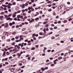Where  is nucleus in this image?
<instances>
[{
    "mask_svg": "<svg viewBox=\"0 0 73 73\" xmlns=\"http://www.w3.org/2000/svg\"><path fill=\"white\" fill-rule=\"evenodd\" d=\"M31 9H32V8H31V7H29V8H28V9L29 10H31Z\"/></svg>",
    "mask_w": 73,
    "mask_h": 73,
    "instance_id": "obj_26",
    "label": "nucleus"
},
{
    "mask_svg": "<svg viewBox=\"0 0 73 73\" xmlns=\"http://www.w3.org/2000/svg\"><path fill=\"white\" fill-rule=\"evenodd\" d=\"M10 20V21H12V19L10 18V17H8L6 19V20Z\"/></svg>",
    "mask_w": 73,
    "mask_h": 73,
    "instance_id": "obj_1",
    "label": "nucleus"
},
{
    "mask_svg": "<svg viewBox=\"0 0 73 73\" xmlns=\"http://www.w3.org/2000/svg\"><path fill=\"white\" fill-rule=\"evenodd\" d=\"M3 18H4V16H1L0 17V19H1V20H3Z\"/></svg>",
    "mask_w": 73,
    "mask_h": 73,
    "instance_id": "obj_9",
    "label": "nucleus"
},
{
    "mask_svg": "<svg viewBox=\"0 0 73 73\" xmlns=\"http://www.w3.org/2000/svg\"><path fill=\"white\" fill-rule=\"evenodd\" d=\"M19 8L18 7H16L15 9L16 11H17V10H19Z\"/></svg>",
    "mask_w": 73,
    "mask_h": 73,
    "instance_id": "obj_21",
    "label": "nucleus"
},
{
    "mask_svg": "<svg viewBox=\"0 0 73 73\" xmlns=\"http://www.w3.org/2000/svg\"><path fill=\"white\" fill-rule=\"evenodd\" d=\"M5 17H6V18H8V16L6 15H5Z\"/></svg>",
    "mask_w": 73,
    "mask_h": 73,
    "instance_id": "obj_39",
    "label": "nucleus"
},
{
    "mask_svg": "<svg viewBox=\"0 0 73 73\" xmlns=\"http://www.w3.org/2000/svg\"><path fill=\"white\" fill-rule=\"evenodd\" d=\"M57 27H54V29H57Z\"/></svg>",
    "mask_w": 73,
    "mask_h": 73,
    "instance_id": "obj_59",
    "label": "nucleus"
},
{
    "mask_svg": "<svg viewBox=\"0 0 73 73\" xmlns=\"http://www.w3.org/2000/svg\"><path fill=\"white\" fill-rule=\"evenodd\" d=\"M24 43H23L21 45V47H22L23 46H24Z\"/></svg>",
    "mask_w": 73,
    "mask_h": 73,
    "instance_id": "obj_19",
    "label": "nucleus"
},
{
    "mask_svg": "<svg viewBox=\"0 0 73 73\" xmlns=\"http://www.w3.org/2000/svg\"><path fill=\"white\" fill-rule=\"evenodd\" d=\"M5 53H6V52H5V51L3 52V56H5Z\"/></svg>",
    "mask_w": 73,
    "mask_h": 73,
    "instance_id": "obj_10",
    "label": "nucleus"
},
{
    "mask_svg": "<svg viewBox=\"0 0 73 73\" xmlns=\"http://www.w3.org/2000/svg\"><path fill=\"white\" fill-rule=\"evenodd\" d=\"M17 56H18V57H20L21 56V54L19 53H17Z\"/></svg>",
    "mask_w": 73,
    "mask_h": 73,
    "instance_id": "obj_6",
    "label": "nucleus"
},
{
    "mask_svg": "<svg viewBox=\"0 0 73 73\" xmlns=\"http://www.w3.org/2000/svg\"><path fill=\"white\" fill-rule=\"evenodd\" d=\"M38 45H36L35 46V47H36V48H38Z\"/></svg>",
    "mask_w": 73,
    "mask_h": 73,
    "instance_id": "obj_62",
    "label": "nucleus"
},
{
    "mask_svg": "<svg viewBox=\"0 0 73 73\" xmlns=\"http://www.w3.org/2000/svg\"><path fill=\"white\" fill-rule=\"evenodd\" d=\"M22 62L23 64H25L26 62V60H22Z\"/></svg>",
    "mask_w": 73,
    "mask_h": 73,
    "instance_id": "obj_5",
    "label": "nucleus"
},
{
    "mask_svg": "<svg viewBox=\"0 0 73 73\" xmlns=\"http://www.w3.org/2000/svg\"><path fill=\"white\" fill-rule=\"evenodd\" d=\"M31 13V10H30L29 11H28L29 13Z\"/></svg>",
    "mask_w": 73,
    "mask_h": 73,
    "instance_id": "obj_58",
    "label": "nucleus"
},
{
    "mask_svg": "<svg viewBox=\"0 0 73 73\" xmlns=\"http://www.w3.org/2000/svg\"><path fill=\"white\" fill-rule=\"evenodd\" d=\"M25 28H24L22 29V31H25Z\"/></svg>",
    "mask_w": 73,
    "mask_h": 73,
    "instance_id": "obj_50",
    "label": "nucleus"
},
{
    "mask_svg": "<svg viewBox=\"0 0 73 73\" xmlns=\"http://www.w3.org/2000/svg\"><path fill=\"white\" fill-rule=\"evenodd\" d=\"M6 54H7V55H8V54H9V53L8 52H7Z\"/></svg>",
    "mask_w": 73,
    "mask_h": 73,
    "instance_id": "obj_42",
    "label": "nucleus"
},
{
    "mask_svg": "<svg viewBox=\"0 0 73 73\" xmlns=\"http://www.w3.org/2000/svg\"><path fill=\"white\" fill-rule=\"evenodd\" d=\"M15 34H16V32H14L12 33V35H15Z\"/></svg>",
    "mask_w": 73,
    "mask_h": 73,
    "instance_id": "obj_38",
    "label": "nucleus"
},
{
    "mask_svg": "<svg viewBox=\"0 0 73 73\" xmlns=\"http://www.w3.org/2000/svg\"><path fill=\"white\" fill-rule=\"evenodd\" d=\"M24 5H25V6H28V4L27 3H25Z\"/></svg>",
    "mask_w": 73,
    "mask_h": 73,
    "instance_id": "obj_24",
    "label": "nucleus"
},
{
    "mask_svg": "<svg viewBox=\"0 0 73 73\" xmlns=\"http://www.w3.org/2000/svg\"><path fill=\"white\" fill-rule=\"evenodd\" d=\"M48 11L49 12H50V11H52V9H50L48 10Z\"/></svg>",
    "mask_w": 73,
    "mask_h": 73,
    "instance_id": "obj_55",
    "label": "nucleus"
},
{
    "mask_svg": "<svg viewBox=\"0 0 73 73\" xmlns=\"http://www.w3.org/2000/svg\"><path fill=\"white\" fill-rule=\"evenodd\" d=\"M62 57H60L58 58L59 60H61V59H62Z\"/></svg>",
    "mask_w": 73,
    "mask_h": 73,
    "instance_id": "obj_22",
    "label": "nucleus"
},
{
    "mask_svg": "<svg viewBox=\"0 0 73 73\" xmlns=\"http://www.w3.org/2000/svg\"><path fill=\"white\" fill-rule=\"evenodd\" d=\"M14 20L15 21H17V18L15 17V18L14 19Z\"/></svg>",
    "mask_w": 73,
    "mask_h": 73,
    "instance_id": "obj_41",
    "label": "nucleus"
},
{
    "mask_svg": "<svg viewBox=\"0 0 73 73\" xmlns=\"http://www.w3.org/2000/svg\"><path fill=\"white\" fill-rule=\"evenodd\" d=\"M47 23H48V22L47 21H46V22H43V24H47Z\"/></svg>",
    "mask_w": 73,
    "mask_h": 73,
    "instance_id": "obj_12",
    "label": "nucleus"
},
{
    "mask_svg": "<svg viewBox=\"0 0 73 73\" xmlns=\"http://www.w3.org/2000/svg\"><path fill=\"white\" fill-rule=\"evenodd\" d=\"M61 43H64V41L62 40L61 41Z\"/></svg>",
    "mask_w": 73,
    "mask_h": 73,
    "instance_id": "obj_52",
    "label": "nucleus"
},
{
    "mask_svg": "<svg viewBox=\"0 0 73 73\" xmlns=\"http://www.w3.org/2000/svg\"><path fill=\"white\" fill-rule=\"evenodd\" d=\"M47 52H51V50H48V51H47Z\"/></svg>",
    "mask_w": 73,
    "mask_h": 73,
    "instance_id": "obj_56",
    "label": "nucleus"
},
{
    "mask_svg": "<svg viewBox=\"0 0 73 73\" xmlns=\"http://www.w3.org/2000/svg\"><path fill=\"white\" fill-rule=\"evenodd\" d=\"M3 9L4 11H6V10H7V8H3Z\"/></svg>",
    "mask_w": 73,
    "mask_h": 73,
    "instance_id": "obj_36",
    "label": "nucleus"
},
{
    "mask_svg": "<svg viewBox=\"0 0 73 73\" xmlns=\"http://www.w3.org/2000/svg\"><path fill=\"white\" fill-rule=\"evenodd\" d=\"M20 18L21 19H23V16H21L20 17Z\"/></svg>",
    "mask_w": 73,
    "mask_h": 73,
    "instance_id": "obj_40",
    "label": "nucleus"
},
{
    "mask_svg": "<svg viewBox=\"0 0 73 73\" xmlns=\"http://www.w3.org/2000/svg\"><path fill=\"white\" fill-rule=\"evenodd\" d=\"M8 5H9V6H11V5H12V4L9 3H8Z\"/></svg>",
    "mask_w": 73,
    "mask_h": 73,
    "instance_id": "obj_28",
    "label": "nucleus"
},
{
    "mask_svg": "<svg viewBox=\"0 0 73 73\" xmlns=\"http://www.w3.org/2000/svg\"><path fill=\"white\" fill-rule=\"evenodd\" d=\"M9 49L8 50H10V49H13V47H11L10 48H8Z\"/></svg>",
    "mask_w": 73,
    "mask_h": 73,
    "instance_id": "obj_11",
    "label": "nucleus"
},
{
    "mask_svg": "<svg viewBox=\"0 0 73 73\" xmlns=\"http://www.w3.org/2000/svg\"><path fill=\"white\" fill-rule=\"evenodd\" d=\"M31 2H32V3H34V0H31Z\"/></svg>",
    "mask_w": 73,
    "mask_h": 73,
    "instance_id": "obj_46",
    "label": "nucleus"
},
{
    "mask_svg": "<svg viewBox=\"0 0 73 73\" xmlns=\"http://www.w3.org/2000/svg\"><path fill=\"white\" fill-rule=\"evenodd\" d=\"M22 8L23 9L25 8V5L24 4H23L22 6Z\"/></svg>",
    "mask_w": 73,
    "mask_h": 73,
    "instance_id": "obj_4",
    "label": "nucleus"
},
{
    "mask_svg": "<svg viewBox=\"0 0 73 73\" xmlns=\"http://www.w3.org/2000/svg\"><path fill=\"white\" fill-rule=\"evenodd\" d=\"M25 9H23V10L22 11V12H25Z\"/></svg>",
    "mask_w": 73,
    "mask_h": 73,
    "instance_id": "obj_48",
    "label": "nucleus"
},
{
    "mask_svg": "<svg viewBox=\"0 0 73 73\" xmlns=\"http://www.w3.org/2000/svg\"><path fill=\"white\" fill-rule=\"evenodd\" d=\"M20 12H21V11L20 10H19L17 12V13H20Z\"/></svg>",
    "mask_w": 73,
    "mask_h": 73,
    "instance_id": "obj_53",
    "label": "nucleus"
},
{
    "mask_svg": "<svg viewBox=\"0 0 73 73\" xmlns=\"http://www.w3.org/2000/svg\"><path fill=\"white\" fill-rule=\"evenodd\" d=\"M7 60H8V58H6L5 59V61H7Z\"/></svg>",
    "mask_w": 73,
    "mask_h": 73,
    "instance_id": "obj_43",
    "label": "nucleus"
},
{
    "mask_svg": "<svg viewBox=\"0 0 73 73\" xmlns=\"http://www.w3.org/2000/svg\"><path fill=\"white\" fill-rule=\"evenodd\" d=\"M11 16H12V14H10L8 15V17H11Z\"/></svg>",
    "mask_w": 73,
    "mask_h": 73,
    "instance_id": "obj_29",
    "label": "nucleus"
},
{
    "mask_svg": "<svg viewBox=\"0 0 73 73\" xmlns=\"http://www.w3.org/2000/svg\"><path fill=\"white\" fill-rule=\"evenodd\" d=\"M25 24H28V23L27 22H25Z\"/></svg>",
    "mask_w": 73,
    "mask_h": 73,
    "instance_id": "obj_57",
    "label": "nucleus"
},
{
    "mask_svg": "<svg viewBox=\"0 0 73 73\" xmlns=\"http://www.w3.org/2000/svg\"><path fill=\"white\" fill-rule=\"evenodd\" d=\"M20 16L21 15H19L17 16V17L19 19V18H20Z\"/></svg>",
    "mask_w": 73,
    "mask_h": 73,
    "instance_id": "obj_15",
    "label": "nucleus"
},
{
    "mask_svg": "<svg viewBox=\"0 0 73 73\" xmlns=\"http://www.w3.org/2000/svg\"><path fill=\"white\" fill-rule=\"evenodd\" d=\"M51 3V1H48V2H47V3L48 4H49V3Z\"/></svg>",
    "mask_w": 73,
    "mask_h": 73,
    "instance_id": "obj_45",
    "label": "nucleus"
},
{
    "mask_svg": "<svg viewBox=\"0 0 73 73\" xmlns=\"http://www.w3.org/2000/svg\"><path fill=\"white\" fill-rule=\"evenodd\" d=\"M39 19V18H37L36 19V20H38Z\"/></svg>",
    "mask_w": 73,
    "mask_h": 73,
    "instance_id": "obj_63",
    "label": "nucleus"
},
{
    "mask_svg": "<svg viewBox=\"0 0 73 73\" xmlns=\"http://www.w3.org/2000/svg\"><path fill=\"white\" fill-rule=\"evenodd\" d=\"M17 48L18 49H20V47L18 46L17 47Z\"/></svg>",
    "mask_w": 73,
    "mask_h": 73,
    "instance_id": "obj_54",
    "label": "nucleus"
},
{
    "mask_svg": "<svg viewBox=\"0 0 73 73\" xmlns=\"http://www.w3.org/2000/svg\"><path fill=\"white\" fill-rule=\"evenodd\" d=\"M24 40V38H20V39L19 40L20 41H21V40Z\"/></svg>",
    "mask_w": 73,
    "mask_h": 73,
    "instance_id": "obj_14",
    "label": "nucleus"
},
{
    "mask_svg": "<svg viewBox=\"0 0 73 73\" xmlns=\"http://www.w3.org/2000/svg\"><path fill=\"white\" fill-rule=\"evenodd\" d=\"M58 9H61V7L60 6H59L58 7Z\"/></svg>",
    "mask_w": 73,
    "mask_h": 73,
    "instance_id": "obj_20",
    "label": "nucleus"
},
{
    "mask_svg": "<svg viewBox=\"0 0 73 73\" xmlns=\"http://www.w3.org/2000/svg\"><path fill=\"white\" fill-rule=\"evenodd\" d=\"M12 45H15V43L13 42L11 44Z\"/></svg>",
    "mask_w": 73,
    "mask_h": 73,
    "instance_id": "obj_37",
    "label": "nucleus"
},
{
    "mask_svg": "<svg viewBox=\"0 0 73 73\" xmlns=\"http://www.w3.org/2000/svg\"><path fill=\"white\" fill-rule=\"evenodd\" d=\"M25 42H28V40L27 39H26L25 40Z\"/></svg>",
    "mask_w": 73,
    "mask_h": 73,
    "instance_id": "obj_51",
    "label": "nucleus"
},
{
    "mask_svg": "<svg viewBox=\"0 0 73 73\" xmlns=\"http://www.w3.org/2000/svg\"><path fill=\"white\" fill-rule=\"evenodd\" d=\"M16 16V14H14L13 15V18H15V17Z\"/></svg>",
    "mask_w": 73,
    "mask_h": 73,
    "instance_id": "obj_8",
    "label": "nucleus"
},
{
    "mask_svg": "<svg viewBox=\"0 0 73 73\" xmlns=\"http://www.w3.org/2000/svg\"><path fill=\"white\" fill-rule=\"evenodd\" d=\"M35 35H36V34H34L32 35L34 37H35Z\"/></svg>",
    "mask_w": 73,
    "mask_h": 73,
    "instance_id": "obj_44",
    "label": "nucleus"
},
{
    "mask_svg": "<svg viewBox=\"0 0 73 73\" xmlns=\"http://www.w3.org/2000/svg\"><path fill=\"white\" fill-rule=\"evenodd\" d=\"M16 27L17 28H19V25H17L16 26Z\"/></svg>",
    "mask_w": 73,
    "mask_h": 73,
    "instance_id": "obj_31",
    "label": "nucleus"
},
{
    "mask_svg": "<svg viewBox=\"0 0 73 73\" xmlns=\"http://www.w3.org/2000/svg\"><path fill=\"white\" fill-rule=\"evenodd\" d=\"M35 11V9H33V8H31V11Z\"/></svg>",
    "mask_w": 73,
    "mask_h": 73,
    "instance_id": "obj_27",
    "label": "nucleus"
},
{
    "mask_svg": "<svg viewBox=\"0 0 73 73\" xmlns=\"http://www.w3.org/2000/svg\"><path fill=\"white\" fill-rule=\"evenodd\" d=\"M8 27V23H7L5 25V27Z\"/></svg>",
    "mask_w": 73,
    "mask_h": 73,
    "instance_id": "obj_7",
    "label": "nucleus"
},
{
    "mask_svg": "<svg viewBox=\"0 0 73 73\" xmlns=\"http://www.w3.org/2000/svg\"><path fill=\"white\" fill-rule=\"evenodd\" d=\"M9 25H10V26H12V25H13V24L12 23H11L9 24Z\"/></svg>",
    "mask_w": 73,
    "mask_h": 73,
    "instance_id": "obj_16",
    "label": "nucleus"
},
{
    "mask_svg": "<svg viewBox=\"0 0 73 73\" xmlns=\"http://www.w3.org/2000/svg\"><path fill=\"white\" fill-rule=\"evenodd\" d=\"M51 39H52V40H53V39H55V37H54V36H52V38H51Z\"/></svg>",
    "mask_w": 73,
    "mask_h": 73,
    "instance_id": "obj_25",
    "label": "nucleus"
},
{
    "mask_svg": "<svg viewBox=\"0 0 73 73\" xmlns=\"http://www.w3.org/2000/svg\"><path fill=\"white\" fill-rule=\"evenodd\" d=\"M25 67V66H22L21 67V68H24V67Z\"/></svg>",
    "mask_w": 73,
    "mask_h": 73,
    "instance_id": "obj_60",
    "label": "nucleus"
},
{
    "mask_svg": "<svg viewBox=\"0 0 73 73\" xmlns=\"http://www.w3.org/2000/svg\"><path fill=\"white\" fill-rule=\"evenodd\" d=\"M19 36H17L15 37L16 39H19Z\"/></svg>",
    "mask_w": 73,
    "mask_h": 73,
    "instance_id": "obj_23",
    "label": "nucleus"
},
{
    "mask_svg": "<svg viewBox=\"0 0 73 73\" xmlns=\"http://www.w3.org/2000/svg\"><path fill=\"white\" fill-rule=\"evenodd\" d=\"M49 25L48 24L46 25V27H48V26Z\"/></svg>",
    "mask_w": 73,
    "mask_h": 73,
    "instance_id": "obj_49",
    "label": "nucleus"
},
{
    "mask_svg": "<svg viewBox=\"0 0 73 73\" xmlns=\"http://www.w3.org/2000/svg\"><path fill=\"white\" fill-rule=\"evenodd\" d=\"M41 70H42V71H44V70H45V68H41Z\"/></svg>",
    "mask_w": 73,
    "mask_h": 73,
    "instance_id": "obj_13",
    "label": "nucleus"
},
{
    "mask_svg": "<svg viewBox=\"0 0 73 73\" xmlns=\"http://www.w3.org/2000/svg\"><path fill=\"white\" fill-rule=\"evenodd\" d=\"M15 38H13L11 39V40H12V41H14V40H15Z\"/></svg>",
    "mask_w": 73,
    "mask_h": 73,
    "instance_id": "obj_33",
    "label": "nucleus"
},
{
    "mask_svg": "<svg viewBox=\"0 0 73 73\" xmlns=\"http://www.w3.org/2000/svg\"><path fill=\"white\" fill-rule=\"evenodd\" d=\"M50 60H53V57H51V58H50Z\"/></svg>",
    "mask_w": 73,
    "mask_h": 73,
    "instance_id": "obj_61",
    "label": "nucleus"
},
{
    "mask_svg": "<svg viewBox=\"0 0 73 73\" xmlns=\"http://www.w3.org/2000/svg\"><path fill=\"white\" fill-rule=\"evenodd\" d=\"M2 39L3 40H5V36H2Z\"/></svg>",
    "mask_w": 73,
    "mask_h": 73,
    "instance_id": "obj_2",
    "label": "nucleus"
},
{
    "mask_svg": "<svg viewBox=\"0 0 73 73\" xmlns=\"http://www.w3.org/2000/svg\"><path fill=\"white\" fill-rule=\"evenodd\" d=\"M36 49V48L35 47H33L31 49V50H35Z\"/></svg>",
    "mask_w": 73,
    "mask_h": 73,
    "instance_id": "obj_18",
    "label": "nucleus"
},
{
    "mask_svg": "<svg viewBox=\"0 0 73 73\" xmlns=\"http://www.w3.org/2000/svg\"><path fill=\"white\" fill-rule=\"evenodd\" d=\"M42 56H45V53L42 54Z\"/></svg>",
    "mask_w": 73,
    "mask_h": 73,
    "instance_id": "obj_47",
    "label": "nucleus"
},
{
    "mask_svg": "<svg viewBox=\"0 0 73 73\" xmlns=\"http://www.w3.org/2000/svg\"><path fill=\"white\" fill-rule=\"evenodd\" d=\"M2 6L3 7H5L6 8H7V7H8V5H3Z\"/></svg>",
    "mask_w": 73,
    "mask_h": 73,
    "instance_id": "obj_3",
    "label": "nucleus"
},
{
    "mask_svg": "<svg viewBox=\"0 0 73 73\" xmlns=\"http://www.w3.org/2000/svg\"><path fill=\"white\" fill-rule=\"evenodd\" d=\"M58 61V60L56 59L54 61V62H56V61Z\"/></svg>",
    "mask_w": 73,
    "mask_h": 73,
    "instance_id": "obj_35",
    "label": "nucleus"
},
{
    "mask_svg": "<svg viewBox=\"0 0 73 73\" xmlns=\"http://www.w3.org/2000/svg\"><path fill=\"white\" fill-rule=\"evenodd\" d=\"M52 64V62H49L48 64H46V65H49V64Z\"/></svg>",
    "mask_w": 73,
    "mask_h": 73,
    "instance_id": "obj_17",
    "label": "nucleus"
},
{
    "mask_svg": "<svg viewBox=\"0 0 73 73\" xmlns=\"http://www.w3.org/2000/svg\"><path fill=\"white\" fill-rule=\"evenodd\" d=\"M4 25H5V24H2L1 25V26H2V27H4Z\"/></svg>",
    "mask_w": 73,
    "mask_h": 73,
    "instance_id": "obj_64",
    "label": "nucleus"
},
{
    "mask_svg": "<svg viewBox=\"0 0 73 73\" xmlns=\"http://www.w3.org/2000/svg\"><path fill=\"white\" fill-rule=\"evenodd\" d=\"M19 41H20L19 40H17L15 41L16 42H19Z\"/></svg>",
    "mask_w": 73,
    "mask_h": 73,
    "instance_id": "obj_34",
    "label": "nucleus"
},
{
    "mask_svg": "<svg viewBox=\"0 0 73 73\" xmlns=\"http://www.w3.org/2000/svg\"><path fill=\"white\" fill-rule=\"evenodd\" d=\"M16 4V3L15 2H13V5H14Z\"/></svg>",
    "mask_w": 73,
    "mask_h": 73,
    "instance_id": "obj_30",
    "label": "nucleus"
},
{
    "mask_svg": "<svg viewBox=\"0 0 73 73\" xmlns=\"http://www.w3.org/2000/svg\"><path fill=\"white\" fill-rule=\"evenodd\" d=\"M4 12H2L1 13V15H3V14H4Z\"/></svg>",
    "mask_w": 73,
    "mask_h": 73,
    "instance_id": "obj_32",
    "label": "nucleus"
}]
</instances>
